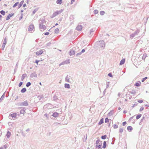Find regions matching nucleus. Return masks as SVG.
<instances>
[{"mask_svg":"<svg viewBox=\"0 0 149 149\" xmlns=\"http://www.w3.org/2000/svg\"><path fill=\"white\" fill-rule=\"evenodd\" d=\"M107 146V143L106 141H104L103 143V146H102V148L104 149Z\"/></svg>","mask_w":149,"mask_h":149,"instance_id":"obj_21","label":"nucleus"},{"mask_svg":"<svg viewBox=\"0 0 149 149\" xmlns=\"http://www.w3.org/2000/svg\"><path fill=\"white\" fill-rule=\"evenodd\" d=\"M44 50H40L36 52V54L37 56H40L43 53Z\"/></svg>","mask_w":149,"mask_h":149,"instance_id":"obj_9","label":"nucleus"},{"mask_svg":"<svg viewBox=\"0 0 149 149\" xmlns=\"http://www.w3.org/2000/svg\"><path fill=\"white\" fill-rule=\"evenodd\" d=\"M139 30H136L134 33H132V34H131L130 36V38H132L134 37L136 35H137L139 33Z\"/></svg>","mask_w":149,"mask_h":149,"instance_id":"obj_6","label":"nucleus"},{"mask_svg":"<svg viewBox=\"0 0 149 149\" xmlns=\"http://www.w3.org/2000/svg\"><path fill=\"white\" fill-rule=\"evenodd\" d=\"M19 116V114H17L16 113H14L10 114L9 116V118L11 120H15V118H17V117H18Z\"/></svg>","mask_w":149,"mask_h":149,"instance_id":"obj_3","label":"nucleus"},{"mask_svg":"<svg viewBox=\"0 0 149 149\" xmlns=\"http://www.w3.org/2000/svg\"><path fill=\"white\" fill-rule=\"evenodd\" d=\"M44 116H46L47 118H48V115L47 113L45 114Z\"/></svg>","mask_w":149,"mask_h":149,"instance_id":"obj_64","label":"nucleus"},{"mask_svg":"<svg viewBox=\"0 0 149 149\" xmlns=\"http://www.w3.org/2000/svg\"><path fill=\"white\" fill-rule=\"evenodd\" d=\"M125 62V59H123L121 60V61H120V65H122L123 64H124Z\"/></svg>","mask_w":149,"mask_h":149,"instance_id":"obj_24","label":"nucleus"},{"mask_svg":"<svg viewBox=\"0 0 149 149\" xmlns=\"http://www.w3.org/2000/svg\"><path fill=\"white\" fill-rule=\"evenodd\" d=\"M113 114V111H110V112L108 113V116H112Z\"/></svg>","mask_w":149,"mask_h":149,"instance_id":"obj_28","label":"nucleus"},{"mask_svg":"<svg viewBox=\"0 0 149 149\" xmlns=\"http://www.w3.org/2000/svg\"><path fill=\"white\" fill-rule=\"evenodd\" d=\"M34 28V25H30L29 27V31H31L33 30Z\"/></svg>","mask_w":149,"mask_h":149,"instance_id":"obj_13","label":"nucleus"},{"mask_svg":"<svg viewBox=\"0 0 149 149\" xmlns=\"http://www.w3.org/2000/svg\"><path fill=\"white\" fill-rule=\"evenodd\" d=\"M14 15V13H12L10 14H9L7 17L6 18V20H8L12 16H13Z\"/></svg>","mask_w":149,"mask_h":149,"instance_id":"obj_12","label":"nucleus"},{"mask_svg":"<svg viewBox=\"0 0 149 149\" xmlns=\"http://www.w3.org/2000/svg\"><path fill=\"white\" fill-rule=\"evenodd\" d=\"M126 124L127 123L126 121L124 122L123 123V125L124 126L126 125Z\"/></svg>","mask_w":149,"mask_h":149,"instance_id":"obj_55","label":"nucleus"},{"mask_svg":"<svg viewBox=\"0 0 149 149\" xmlns=\"http://www.w3.org/2000/svg\"><path fill=\"white\" fill-rule=\"evenodd\" d=\"M94 30H93V29H91L90 30V34L91 35V33L94 32Z\"/></svg>","mask_w":149,"mask_h":149,"instance_id":"obj_50","label":"nucleus"},{"mask_svg":"<svg viewBox=\"0 0 149 149\" xmlns=\"http://www.w3.org/2000/svg\"><path fill=\"white\" fill-rule=\"evenodd\" d=\"M24 2V1L23 0V1H22L19 4V5L18 6V8H20L21 7V6L23 4Z\"/></svg>","mask_w":149,"mask_h":149,"instance_id":"obj_18","label":"nucleus"},{"mask_svg":"<svg viewBox=\"0 0 149 149\" xmlns=\"http://www.w3.org/2000/svg\"><path fill=\"white\" fill-rule=\"evenodd\" d=\"M44 34L45 35H48L49 34V33L48 32H46Z\"/></svg>","mask_w":149,"mask_h":149,"instance_id":"obj_61","label":"nucleus"},{"mask_svg":"<svg viewBox=\"0 0 149 149\" xmlns=\"http://www.w3.org/2000/svg\"><path fill=\"white\" fill-rule=\"evenodd\" d=\"M98 12V11L97 10H95L94 11V14H97Z\"/></svg>","mask_w":149,"mask_h":149,"instance_id":"obj_43","label":"nucleus"},{"mask_svg":"<svg viewBox=\"0 0 149 149\" xmlns=\"http://www.w3.org/2000/svg\"><path fill=\"white\" fill-rule=\"evenodd\" d=\"M62 0H57L56 2V3L58 4H61L62 3Z\"/></svg>","mask_w":149,"mask_h":149,"instance_id":"obj_27","label":"nucleus"},{"mask_svg":"<svg viewBox=\"0 0 149 149\" xmlns=\"http://www.w3.org/2000/svg\"><path fill=\"white\" fill-rule=\"evenodd\" d=\"M5 45H5L3 44L2 45V47H1V49L2 50H3L4 49Z\"/></svg>","mask_w":149,"mask_h":149,"instance_id":"obj_46","label":"nucleus"},{"mask_svg":"<svg viewBox=\"0 0 149 149\" xmlns=\"http://www.w3.org/2000/svg\"><path fill=\"white\" fill-rule=\"evenodd\" d=\"M71 77L67 75L65 78V81L69 83H71V81H70V78Z\"/></svg>","mask_w":149,"mask_h":149,"instance_id":"obj_11","label":"nucleus"},{"mask_svg":"<svg viewBox=\"0 0 149 149\" xmlns=\"http://www.w3.org/2000/svg\"><path fill=\"white\" fill-rule=\"evenodd\" d=\"M8 146V144H6L5 145H4L3 147L5 149H6Z\"/></svg>","mask_w":149,"mask_h":149,"instance_id":"obj_36","label":"nucleus"},{"mask_svg":"<svg viewBox=\"0 0 149 149\" xmlns=\"http://www.w3.org/2000/svg\"><path fill=\"white\" fill-rule=\"evenodd\" d=\"M85 52V50L84 49H82L81 51V52L82 54L84 52Z\"/></svg>","mask_w":149,"mask_h":149,"instance_id":"obj_60","label":"nucleus"},{"mask_svg":"<svg viewBox=\"0 0 149 149\" xmlns=\"http://www.w3.org/2000/svg\"><path fill=\"white\" fill-rule=\"evenodd\" d=\"M31 75L32 76H33L34 77H37V74L35 73H32Z\"/></svg>","mask_w":149,"mask_h":149,"instance_id":"obj_39","label":"nucleus"},{"mask_svg":"<svg viewBox=\"0 0 149 149\" xmlns=\"http://www.w3.org/2000/svg\"><path fill=\"white\" fill-rule=\"evenodd\" d=\"M25 109L24 108L21 110L20 111V114H24V113L25 112Z\"/></svg>","mask_w":149,"mask_h":149,"instance_id":"obj_20","label":"nucleus"},{"mask_svg":"<svg viewBox=\"0 0 149 149\" xmlns=\"http://www.w3.org/2000/svg\"><path fill=\"white\" fill-rule=\"evenodd\" d=\"M103 121H104L103 118H102L101 119L100 121L99 122L98 124L99 125H100L102 124L104 122Z\"/></svg>","mask_w":149,"mask_h":149,"instance_id":"obj_25","label":"nucleus"},{"mask_svg":"<svg viewBox=\"0 0 149 149\" xmlns=\"http://www.w3.org/2000/svg\"><path fill=\"white\" fill-rule=\"evenodd\" d=\"M144 118V117H143L142 118L140 122L139 123V124L140 125H141V123L143 122V120Z\"/></svg>","mask_w":149,"mask_h":149,"instance_id":"obj_35","label":"nucleus"},{"mask_svg":"<svg viewBox=\"0 0 149 149\" xmlns=\"http://www.w3.org/2000/svg\"><path fill=\"white\" fill-rule=\"evenodd\" d=\"M42 97V96L41 95V96H38L37 97L39 100H40L41 99V98Z\"/></svg>","mask_w":149,"mask_h":149,"instance_id":"obj_53","label":"nucleus"},{"mask_svg":"<svg viewBox=\"0 0 149 149\" xmlns=\"http://www.w3.org/2000/svg\"><path fill=\"white\" fill-rule=\"evenodd\" d=\"M108 76L110 77H113V75L110 72L108 74Z\"/></svg>","mask_w":149,"mask_h":149,"instance_id":"obj_49","label":"nucleus"},{"mask_svg":"<svg viewBox=\"0 0 149 149\" xmlns=\"http://www.w3.org/2000/svg\"><path fill=\"white\" fill-rule=\"evenodd\" d=\"M75 1V0H72L71 1V4H72L73 3V2H74Z\"/></svg>","mask_w":149,"mask_h":149,"instance_id":"obj_63","label":"nucleus"},{"mask_svg":"<svg viewBox=\"0 0 149 149\" xmlns=\"http://www.w3.org/2000/svg\"><path fill=\"white\" fill-rule=\"evenodd\" d=\"M109 121V119L108 118H106L105 119V123L108 122Z\"/></svg>","mask_w":149,"mask_h":149,"instance_id":"obj_47","label":"nucleus"},{"mask_svg":"<svg viewBox=\"0 0 149 149\" xmlns=\"http://www.w3.org/2000/svg\"><path fill=\"white\" fill-rule=\"evenodd\" d=\"M141 116H142V115L141 114H139L138 115L136 116V119L137 120V119H139V118H141Z\"/></svg>","mask_w":149,"mask_h":149,"instance_id":"obj_30","label":"nucleus"},{"mask_svg":"<svg viewBox=\"0 0 149 149\" xmlns=\"http://www.w3.org/2000/svg\"><path fill=\"white\" fill-rule=\"evenodd\" d=\"M39 28L40 29H41V31H42V30L44 31L46 29V27L45 26V24L39 26Z\"/></svg>","mask_w":149,"mask_h":149,"instance_id":"obj_10","label":"nucleus"},{"mask_svg":"<svg viewBox=\"0 0 149 149\" xmlns=\"http://www.w3.org/2000/svg\"><path fill=\"white\" fill-rule=\"evenodd\" d=\"M59 114V113L57 112H55L53 113L52 115V116H53V117L56 118L58 116Z\"/></svg>","mask_w":149,"mask_h":149,"instance_id":"obj_15","label":"nucleus"},{"mask_svg":"<svg viewBox=\"0 0 149 149\" xmlns=\"http://www.w3.org/2000/svg\"><path fill=\"white\" fill-rule=\"evenodd\" d=\"M137 104H138V103L136 102H135L134 103V104L133 105V106H132V108H134V107L136 106V105H137Z\"/></svg>","mask_w":149,"mask_h":149,"instance_id":"obj_44","label":"nucleus"},{"mask_svg":"<svg viewBox=\"0 0 149 149\" xmlns=\"http://www.w3.org/2000/svg\"><path fill=\"white\" fill-rule=\"evenodd\" d=\"M23 84V82L22 81L20 82L18 85L19 87H20Z\"/></svg>","mask_w":149,"mask_h":149,"instance_id":"obj_45","label":"nucleus"},{"mask_svg":"<svg viewBox=\"0 0 149 149\" xmlns=\"http://www.w3.org/2000/svg\"><path fill=\"white\" fill-rule=\"evenodd\" d=\"M95 45H99L100 47L102 48L103 49H104L105 47V43L103 40L97 42H96Z\"/></svg>","mask_w":149,"mask_h":149,"instance_id":"obj_2","label":"nucleus"},{"mask_svg":"<svg viewBox=\"0 0 149 149\" xmlns=\"http://www.w3.org/2000/svg\"><path fill=\"white\" fill-rule=\"evenodd\" d=\"M78 47H74L71 49L69 52V53L70 56H72L74 55L75 53L78 52L77 49H78Z\"/></svg>","mask_w":149,"mask_h":149,"instance_id":"obj_1","label":"nucleus"},{"mask_svg":"<svg viewBox=\"0 0 149 149\" xmlns=\"http://www.w3.org/2000/svg\"><path fill=\"white\" fill-rule=\"evenodd\" d=\"M96 147L98 148H101L102 146V142L100 141V140L98 139L96 141Z\"/></svg>","mask_w":149,"mask_h":149,"instance_id":"obj_4","label":"nucleus"},{"mask_svg":"<svg viewBox=\"0 0 149 149\" xmlns=\"http://www.w3.org/2000/svg\"><path fill=\"white\" fill-rule=\"evenodd\" d=\"M11 135V133L9 131H8L7 132V133L6 135V136L8 139Z\"/></svg>","mask_w":149,"mask_h":149,"instance_id":"obj_19","label":"nucleus"},{"mask_svg":"<svg viewBox=\"0 0 149 149\" xmlns=\"http://www.w3.org/2000/svg\"><path fill=\"white\" fill-rule=\"evenodd\" d=\"M118 126L116 125V124H114V129H116V128H117L118 127Z\"/></svg>","mask_w":149,"mask_h":149,"instance_id":"obj_52","label":"nucleus"},{"mask_svg":"<svg viewBox=\"0 0 149 149\" xmlns=\"http://www.w3.org/2000/svg\"><path fill=\"white\" fill-rule=\"evenodd\" d=\"M63 11V10L61 9L60 10L57 11L54 13L52 15L53 17H54L57 16L59 14H60Z\"/></svg>","mask_w":149,"mask_h":149,"instance_id":"obj_7","label":"nucleus"},{"mask_svg":"<svg viewBox=\"0 0 149 149\" xmlns=\"http://www.w3.org/2000/svg\"><path fill=\"white\" fill-rule=\"evenodd\" d=\"M7 43V39L6 37H5L3 39V44L6 45Z\"/></svg>","mask_w":149,"mask_h":149,"instance_id":"obj_26","label":"nucleus"},{"mask_svg":"<svg viewBox=\"0 0 149 149\" xmlns=\"http://www.w3.org/2000/svg\"><path fill=\"white\" fill-rule=\"evenodd\" d=\"M105 12L104 11H101L100 12V14L102 15H103L105 14Z\"/></svg>","mask_w":149,"mask_h":149,"instance_id":"obj_42","label":"nucleus"},{"mask_svg":"<svg viewBox=\"0 0 149 149\" xmlns=\"http://www.w3.org/2000/svg\"><path fill=\"white\" fill-rule=\"evenodd\" d=\"M20 106H27L28 105V103L27 100H25L23 102H21L19 103Z\"/></svg>","mask_w":149,"mask_h":149,"instance_id":"obj_8","label":"nucleus"},{"mask_svg":"<svg viewBox=\"0 0 149 149\" xmlns=\"http://www.w3.org/2000/svg\"><path fill=\"white\" fill-rule=\"evenodd\" d=\"M26 91V88H22L21 90V92L22 93H24Z\"/></svg>","mask_w":149,"mask_h":149,"instance_id":"obj_22","label":"nucleus"},{"mask_svg":"<svg viewBox=\"0 0 149 149\" xmlns=\"http://www.w3.org/2000/svg\"><path fill=\"white\" fill-rule=\"evenodd\" d=\"M147 79V77H146L143 78L142 79V80L141 81L142 82H143L146 79Z\"/></svg>","mask_w":149,"mask_h":149,"instance_id":"obj_48","label":"nucleus"},{"mask_svg":"<svg viewBox=\"0 0 149 149\" xmlns=\"http://www.w3.org/2000/svg\"><path fill=\"white\" fill-rule=\"evenodd\" d=\"M144 109V108L143 107H141L139 110L140 111H142Z\"/></svg>","mask_w":149,"mask_h":149,"instance_id":"obj_51","label":"nucleus"},{"mask_svg":"<svg viewBox=\"0 0 149 149\" xmlns=\"http://www.w3.org/2000/svg\"><path fill=\"white\" fill-rule=\"evenodd\" d=\"M127 130L129 132H131L133 130L132 127L131 126H128L127 128Z\"/></svg>","mask_w":149,"mask_h":149,"instance_id":"obj_16","label":"nucleus"},{"mask_svg":"<svg viewBox=\"0 0 149 149\" xmlns=\"http://www.w3.org/2000/svg\"><path fill=\"white\" fill-rule=\"evenodd\" d=\"M64 62H65V64L69 63H70V61H69V60H66Z\"/></svg>","mask_w":149,"mask_h":149,"instance_id":"obj_54","label":"nucleus"},{"mask_svg":"<svg viewBox=\"0 0 149 149\" xmlns=\"http://www.w3.org/2000/svg\"><path fill=\"white\" fill-rule=\"evenodd\" d=\"M59 29L58 28H56L55 29L54 32L56 33H58L59 32Z\"/></svg>","mask_w":149,"mask_h":149,"instance_id":"obj_29","label":"nucleus"},{"mask_svg":"<svg viewBox=\"0 0 149 149\" xmlns=\"http://www.w3.org/2000/svg\"><path fill=\"white\" fill-rule=\"evenodd\" d=\"M4 97V94H3L0 98V102H1Z\"/></svg>","mask_w":149,"mask_h":149,"instance_id":"obj_32","label":"nucleus"},{"mask_svg":"<svg viewBox=\"0 0 149 149\" xmlns=\"http://www.w3.org/2000/svg\"><path fill=\"white\" fill-rule=\"evenodd\" d=\"M0 13H1V14H2V15H5V12L4 11H3V10H1L0 12Z\"/></svg>","mask_w":149,"mask_h":149,"instance_id":"obj_37","label":"nucleus"},{"mask_svg":"<svg viewBox=\"0 0 149 149\" xmlns=\"http://www.w3.org/2000/svg\"><path fill=\"white\" fill-rule=\"evenodd\" d=\"M27 76V74H24L22 75L21 77V80L23 81L25 78Z\"/></svg>","mask_w":149,"mask_h":149,"instance_id":"obj_17","label":"nucleus"},{"mask_svg":"<svg viewBox=\"0 0 149 149\" xmlns=\"http://www.w3.org/2000/svg\"><path fill=\"white\" fill-rule=\"evenodd\" d=\"M65 64V62L64 61L63 62H62V63H60L59 65V66H61V65H64Z\"/></svg>","mask_w":149,"mask_h":149,"instance_id":"obj_58","label":"nucleus"},{"mask_svg":"<svg viewBox=\"0 0 149 149\" xmlns=\"http://www.w3.org/2000/svg\"><path fill=\"white\" fill-rule=\"evenodd\" d=\"M46 22V21H45L44 18H41L39 20V26L45 24Z\"/></svg>","mask_w":149,"mask_h":149,"instance_id":"obj_5","label":"nucleus"},{"mask_svg":"<svg viewBox=\"0 0 149 149\" xmlns=\"http://www.w3.org/2000/svg\"><path fill=\"white\" fill-rule=\"evenodd\" d=\"M64 87L65 88H70V85L68 84H65L64 85Z\"/></svg>","mask_w":149,"mask_h":149,"instance_id":"obj_23","label":"nucleus"},{"mask_svg":"<svg viewBox=\"0 0 149 149\" xmlns=\"http://www.w3.org/2000/svg\"><path fill=\"white\" fill-rule=\"evenodd\" d=\"M81 54V53L80 52L78 53H77V54H76V56H79V55H80Z\"/></svg>","mask_w":149,"mask_h":149,"instance_id":"obj_57","label":"nucleus"},{"mask_svg":"<svg viewBox=\"0 0 149 149\" xmlns=\"http://www.w3.org/2000/svg\"><path fill=\"white\" fill-rule=\"evenodd\" d=\"M38 10V9H37V8L35 9L33 12V13H32L33 14V15Z\"/></svg>","mask_w":149,"mask_h":149,"instance_id":"obj_38","label":"nucleus"},{"mask_svg":"<svg viewBox=\"0 0 149 149\" xmlns=\"http://www.w3.org/2000/svg\"><path fill=\"white\" fill-rule=\"evenodd\" d=\"M19 3V2H16V3H15L14 5H13V8H15V7L17 5V4Z\"/></svg>","mask_w":149,"mask_h":149,"instance_id":"obj_40","label":"nucleus"},{"mask_svg":"<svg viewBox=\"0 0 149 149\" xmlns=\"http://www.w3.org/2000/svg\"><path fill=\"white\" fill-rule=\"evenodd\" d=\"M40 61V60H36L35 62V63H36V64L38 65V62Z\"/></svg>","mask_w":149,"mask_h":149,"instance_id":"obj_59","label":"nucleus"},{"mask_svg":"<svg viewBox=\"0 0 149 149\" xmlns=\"http://www.w3.org/2000/svg\"><path fill=\"white\" fill-rule=\"evenodd\" d=\"M134 116H133L132 117H130V119H129V120L130 121L132 120V118H133V117H134Z\"/></svg>","mask_w":149,"mask_h":149,"instance_id":"obj_62","label":"nucleus"},{"mask_svg":"<svg viewBox=\"0 0 149 149\" xmlns=\"http://www.w3.org/2000/svg\"><path fill=\"white\" fill-rule=\"evenodd\" d=\"M123 131V128H120L119 129V132L120 133H122Z\"/></svg>","mask_w":149,"mask_h":149,"instance_id":"obj_41","label":"nucleus"},{"mask_svg":"<svg viewBox=\"0 0 149 149\" xmlns=\"http://www.w3.org/2000/svg\"><path fill=\"white\" fill-rule=\"evenodd\" d=\"M31 82H29L26 83V86L27 87H29L31 85Z\"/></svg>","mask_w":149,"mask_h":149,"instance_id":"obj_34","label":"nucleus"},{"mask_svg":"<svg viewBox=\"0 0 149 149\" xmlns=\"http://www.w3.org/2000/svg\"><path fill=\"white\" fill-rule=\"evenodd\" d=\"M137 101L139 103H142L143 102V100H138Z\"/></svg>","mask_w":149,"mask_h":149,"instance_id":"obj_56","label":"nucleus"},{"mask_svg":"<svg viewBox=\"0 0 149 149\" xmlns=\"http://www.w3.org/2000/svg\"><path fill=\"white\" fill-rule=\"evenodd\" d=\"M141 84V83L140 82H139V83L136 82L135 83V85L136 86H139Z\"/></svg>","mask_w":149,"mask_h":149,"instance_id":"obj_31","label":"nucleus"},{"mask_svg":"<svg viewBox=\"0 0 149 149\" xmlns=\"http://www.w3.org/2000/svg\"><path fill=\"white\" fill-rule=\"evenodd\" d=\"M82 26L80 25H78L77 26V27H76L77 30L79 31H80L82 29Z\"/></svg>","mask_w":149,"mask_h":149,"instance_id":"obj_14","label":"nucleus"},{"mask_svg":"<svg viewBox=\"0 0 149 149\" xmlns=\"http://www.w3.org/2000/svg\"><path fill=\"white\" fill-rule=\"evenodd\" d=\"M107 136L106 135L102 136H101V139H106Z\"/></svg>","mask_w":149,"mask_h":149,"instance_id":"obj_33","label":"nucleus"}]
</instances>
